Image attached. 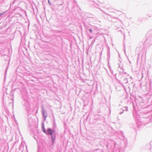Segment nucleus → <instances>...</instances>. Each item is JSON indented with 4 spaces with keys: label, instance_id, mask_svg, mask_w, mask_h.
<instances>
[{
    "label": "nucleus",
    "instance_id": "nucleus-1",
    "mask_svg": "<svg viewBox=\"0 0 152 152\" xmlns=\"http://www.w3.org/2000/svg\"><path fill=\"white\" fill-rule=\"evenodd\" d=\"M53 131L50 128L48 129L47 130V133L50 135H52Z\"/></svg>",
    "mask_w": 152,
    "mask_h": 152
},
{
    "label": "nucleus",
    "instance_id": "nucleus-2",
    "mask_svg": "<svg viewBox=\"0 0 152 152\" xmlns=\"http://www.w3.org/2000/svg\"><path fill=\"white\" fill-rule=\"evenodd\" d=\"M51 138L52 142L53 143L54 140L55 139L56 137L55 136H53L52 135H51Z\"/></svg>",
    "mask_w": 152,
    "mask_h": 152
},
{
    "label": "nucleus",
    "instance_id": "nucleus-3",
    "mask_svg": "<svg viewBox=\"0 0 152 152\" xmlns=\"http://www.w3.org/2000/svg\"><path fill=\"white\" fill-rule=\"evenodd\" d=\"M89 31H90V33H92V30L91 29H90V30H89Z\"/></svg>",
    "mask_w": 152,
    "mask_h": 152
},
{
    "label": "nucleus",
    "instance_id": "nucleus-4",
    "mask_svg": "<svg viewBox=\"0 0 152 152\" xmlns=\"http://www.w3.org/2000/svg\"><path fill=\"white\" fill-rule=\"evenodd\" d=\"M43 131L45 132V133L46 132H45V129H44V130Z\"/></svg>",
    "mask_w": 152,
    "mask_h": 152
}]
</instances>
